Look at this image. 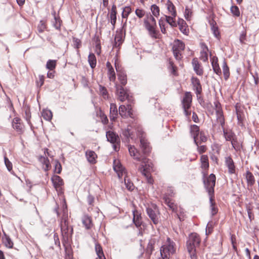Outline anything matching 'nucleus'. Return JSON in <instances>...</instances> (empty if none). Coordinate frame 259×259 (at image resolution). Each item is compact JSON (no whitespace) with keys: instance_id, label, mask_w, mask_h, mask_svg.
<instances>
[{"instance_id":"obj_24","label":"nucleus","mask_w":259,"mask_h":259,"mask_svg":"<svg viewBox=\"0 0 259 259\" xmlns=\"http://www.w3.org/2000/svg\"><path fill=\"white\" fill-rule=\"evenodd\" d=\"M223 135L226 141L231 142L236 137L235 134L230 130L224 128L223 130Z\"/></svg>"},{"instance_id":"obj_20","label":"nucleus","mask_w":259,"mask_h":259,"mask_svg":"<svg viewBox=\"0 0 259 259\" xmlns=\"http://www.w3.org/2000/svg\"><path fill=\"white\" fill-rule=\"evenodd\" d=\"M191 81L196 94L197 95L200 94L202 92V88L199 79L196 77H192Z\"/></svg>"},{"instance_id":"obj_44","label":"nucleus","mask_w":259,"mask_h":259,"mask_svg":"<svg viewBox=\"0 0 259 259\" xmlns=\"http://www.w3.org/2000/svg\"><path fill=\"white\" fill-rule=\"evenodd\" d=\"M42 116L44 119L50 121L52 118L53 114L50 110H43L42 112Z\"/></svg>"},{"instance_id":"obj_29","label":"nucleus","mask_w":259,"mask_h":259,"mask_svg":"<svg viewBox=\"0 0 259 259\" xmlns=\"http://www.w3.org/2000/svg\"><path fill=\"white\" fill-rule=\"evenodd\" d=\"M82 223L85 229L89 230L93 226L92 218L89 215H84L82 219Z\"/></svg>"},{"instance_id":"obj_36","label":"nucleus","mask_w":259,"mask_h":259,"mask_svg":"<svg viewBox=\"0 0 259 259\" xmlns=\"http://www.w3.org/2000/svg\"><path fill=\"white\" fill-rule=\"evenodd\" d=\"M166 7L167 10L168 11L169 14L170 15H172L174 16H177V12L176 10V8L172 3L169 0H168L166 3Z\"/></svg>"},{"instance_id":"obj_16","label":"nucleus","mask_w":259,"mask_h":259,"mask_svg":"<svg viewBox=\"0 0 259 259\" xmlns=\"http://www.w3.org/2000/svg\"><path fill=\"white\" fill-rule=\"evenodd\" d=\"M12 126L13 128L19 133V134H22L24 132V126L21 122V120L19 117H15L13 119Z\"/></svg>"},{"instance_id":"obj_14","label":"nucleus","mask_w":259,"mask_h":259,"mask_svg":"<svg viewBox=\"0 0 259 259\" xmlns=\"http://www.w3.org/2000/svg\"><path fill=\"white\" fill-rule=\"evenodd\" d=\"M51 181L56 190L58 193H62V187L64 185L63 179L59 176L53 175L51 178Z\"/></svg>"},{"instance_id":"obj_40","label":"nucleus","mask_w":259,"mask_h":259,"mask_svg":"<svg viewBox=\"0 0 259 259\" xmlns=\"http://www.w3.org/2000/svg\"><path fill=\"white\" fill-rule=\"evenodd\" d=\"M108 67V75L110 81L114 82L116 79L115 72L112 66H107Z\"/></svg>"},{"instance_id":"obj_8","label":"nucleus","mask_w":259,"mask_h":259,"mask_svg":"<svg viewBox=\"0 0 259 259\" xmlns=\"http://www.w3.org/2000/svg\"><path fill=\"white\" fill-rule=\"evenodd\" d=\"M116 88V95L117 100L121 102H124L127 100L128 103H133V97L130 96L128 91L123 88V86L120 85L119 84L115 83Z\"/></svg>"},{"instance_id":"obj_49","label":"nucleus","mask_w":259,"mask_h":259,"mask_svg":"<svg viewBox=\"0 0 259 259\" xmlns=\"http://www.w3.org/2000/svg\"><path fill=\"white\" fill-rule=\"evenodd\" d=\"M131 12H132V9L130 7H129V6L125 7L123 9V11H122V15H121L122 17L123 18L127 19L128 15L131 13Z\"/></svg>"},{"instance_id":"obj_25","label":"nucleus","mask_w":259,"mask_h":259,"mask_svg":"<svg viewBox=\"0 0 259 259\" xmlns=\"http://www.w3.org/2000/svg\"><path fill=\"white\" fill-rule=\"evenodd\" d=\"M118 116L117 106L115 103H111L110 107V118L112 121H115Z\"/></svg>"},{"instance_id":"obj_23","label":"nucleus","mask_w":259,"mask_h":259,"mask_svg":"<svg viewBox=\"0 0 259 259\" xmlns=\"http://www.w3.org/2000/svg\"><path fill=\"white\" fill-rule=\"evenodd\" d=\"M85 156L88 161L92 164H95L97 162V155L92 151L88 150L85 152Z\"/></svg>"},{"instance_id":"obj_58","label":"nucleus","mask_w":259,"mask_h":259,"mask_svg":"<svg viewBox=\"0 0 259 259\" xmlns=\"http://www.w3.org/2000/svg\"><path fill=\"white\" fill-rule=\"evenodd\" d=\"M115 47H119L122 43V36L120 34H116L114 38Z\"/></svg>"},{"instance_id":"obj_17","label":"nucleus","mask_w":259,"mask_h":259,"mask_svg":"<svg viewBox=\"0 0 259 259\" xmlns=\"http://www.w3.org/2000/svg\"><path fill=\"white\" fill-rule=\"evenodd\" d=\"M141 148L144 154H149L151 151V147L147 140L144 137L142 136L140 139Z\"/></svg>"},{"instance_id":"obj_13","label":"nucleus","mask_w":259,"mask_h":259,"mask_svg":"<svg viewBox=\"0 0 259 259\" xmlns=\"http://www.w3.org/2000/svg\"><path fill=\"white\" fill-rule=\"evenodd\" d=\"M200 167L202 169L201 173L203 176L208 175V170L209 167L208 157L207 155H202L200 158Z\"/></svg>"},{"instance_id":"obj_18","label":"nucleus","mask_w":259,"mask_h":259,"mask_svg":"<svg viewBox=\"0 0 259 259\" xmlns=\"http://www.w3.org/2000/svg\"><path fill=\"white\" fill-rule=\"evenodd\" d=\"M117 72L118 79L120 82V85L124 86L127 83L126 75L125 72L120 69L121 66H115Z\"/></svg>"},{"instance_id":"obj_2","label":"nucleus","mask_w":259,"mask_h":259,"mask_svg":"<svg viewBox=\"0 0 259 259\" xmlns=\"http://www.w3.org/2000/svg\"><path fill=\"white\" fill-rule=\"evenodd\" d=\"M140 161L143 164L139 167L140 171L146 178L147 183L153 184L154 180L151 177V172L155 170L154 164L149 159L145 157H142Z\"/></svg>"},{"instance_id":"obj_38","label":"nucleus","mask_w":259,"mask_h":259,"mask_svg":"<svg viewBox=\"0 0 259 259\" xmlns=\"http://www.w3.org/2000/svg\"><path fill=\"white\" fill-rule=\"evenodd\" d=\"M110 18L111 24L114 26L116 21V7L115 5H113L112 7Z\"/></svg>"},{"instance_id":"obj_3","label":"nucleus","mask_w":259,"mask_h":259,"mask_svg":"<svg viewBox=\"0 0 259 259\" xmlns=\"http://www.w3.org/2000/svg\"><path fill=\"white\" fill-rule=\"evenodd\" d=\"M201 242L200 236L196 233H191L187 242V248L191 259H197L196 248Z\"/></svg>"},{"instance_id":"obj_33","label":"nucleus","mask_w":259,"mask_h":259,"mask_svg":"<svg viewBox=\"0 0 259 259\" xmlns=\"http://www.w3.org/2000/svg\"><path fill=\"white\" fill-rule=\"evenodd\" d=\"M156 242V240L154 238L151 239L149 240L146 249V252L149 255H150L152 254L153 251L154 250V247Z\"/></svg>"},{"instance_id":"obj_4","label":"nucleus","mask_w":259,"mask_h":259,"mask_svg":"<svg viewBox=\"0 0 259 259\" xmlns=\"http://www.w3.org/2000/svg\"><path fill=\"white\" fill-rule=\"evenodd\" d=\"M176 243L170 238L167 237L160 248L162 258L169 259L171 255L176 253Z\"/></svg>"},{"instance_id":"obj_52","label":"nucleus","mask_w":259,"mask_h":259,"mask_svg":"<svg viewBox=\"0 0 259 259\" xmlns=\"http://www.w3.org/2000/svg\"><path fill=\"white\" fill-rule=\"evenodd\" d=\"M55 165L54 168V172L56 173L57 174H60L62 171V165L60 163V162L57 160H55Z\"/></svg>"},{"instance_id":"obj_50","label":"nucleus","mask_w":259,"mask_h":259,"mask_svg":"<svg viewBox=\"0 0 259 259\" xmlns=\"http://www.w3.org/2000/svg\"><path fill=\"white\" fill-rule=\"evenodd\" d=\"M207 137L203 131H201L198 136V141L200 143H205L207 141Z\"/></svg>"},{"instance_id":"obj_34","label":"nucleus","mask_w":259,"mask_h":259,"mask_svg":"<svg viewBox=\"0 0 259 259\" xmlns=\"http://www.w3.org/2000/svg\"><path fill=\"white\" fill-rule=\"evenodd\" d=\"M65 251V259H73V254L70 243L63 245Z\"/></svg>"},{"instance_id":"obj_59","label":"nucleus","mask_w":259,"mask_h":259,"mask_svg":"<svg viewBox=\"0 0 259 259\" xmlns=\"http://www.w3.org/2000/svg\"><path fill=\"white\" fill-rule=\"evenodd\" d=\"M95 251L97 255L104 253L102 247L98 242L95 244Z\"/></svg>"},{"instance_id":"obj_9","label":"nucleus","mask_w":259,"mask_h":259,"mask_svg":"<svg viewBox=\"0 0 259 259\" xmlns=\"http://www.w3.org/2000/svg\"><path fill=\"white\" fill-rule=\"evenodd\" d=\"M172 52L175 58L178 60H181L182 58V53L185 49V44L180 40H175L172 45Z\"/></svg>"},{"instance_id":"obj_26","label":"nucleus","mask_w":259,"mask_h":259,"mask_svg":"<svg viewBox=\"0 0 259 259\" xmlns=\"http://www.w3.org/2000/svg\"><path fill=\"white\" fill-rule=\"evenodd\" d=\"M133 222L138 228L141 227L142 224V217L137 210L133 211Z\"/></svg>"},{"instance_id":"obj_56","label":"nucleus","mask_w":259,"mask_h":259,"mask_svg":"<svg viewBox=\"0 0 259 259\" xmlns=\"http://www.w3.org/2000/svg\"><path fill=\"white\" fill-rule=\"evenodd\" d=\"M4 160L5 165L8 170L10 172L12 171L13 170V164L12 162L6 156L4 157Z\"/></svg>"},{"instance_id":"obj_60","label":"nucleus","mask_w":259,"mask_h":259,"mask_svg":"<svg viewBox=\"0 0 259 259\" xmlns=\"http://www.w3.org/2000/svg\"><path fill=\"white\" fill-rule=\"evenodd\" d=\"M223 74L225 80H227L230 76V71L228 66H223Z\"/></svg>"},{"instance_id":"obj_12","label":"nucleus","mask_w":259,"mask_h":259,"mask_svg":"<svg viewBox=\"0 0 259 259\" xmlns=\"http://www.w3.org/2000/svg\"><path fill=\"white\" fill-rule=\"evenodd\" d=\"M113 167L114 170L116 172L119 178L123 176L127 175V171L125 167L121 164L120 161L118 159H115L113 161Z\"/></svg>"},{"instance_id":"obj_6","label":"nucleus","mask_w":259,"mask_h":259,"mask_svg":"<svg viewBox=\"0 0 259 259\" xmlns=\"http://www.w3.org/2000/svg\"><path fill=\"white\" fill-rule=\"evenodd\" d=\"M216 177L213 174H211L209 176H203V182L204 188L206 190L209 196L212 197L214 196V188L215 185Z\"/></svg>"},{"instance_id":"obj_57","label":"nucleus","mask_w":259,"mask_h":259,"mask_svg":"<svg viewBox=\"0 0 259 259\" xmlns=\"http://www.w3.org/2000/svg\"><path fill=\"white\" fill-rule=\"evenodd\" d=\"M45 76L44 75H39L36 80V84L37 87H41L44 83Z\"/></svg>"},{"instance_id":"obj_39","label":"nucleus","mask_w":259,"mask_h":259,"mask_svg":"<svg viewBox=\"0 0 259 259\" xmlns=\"http://www.w3.org/2000/svg\"><path fill=\"white\" fill-rule=\"evenodd\" d=\"M209 202L210 204L211 212L212 215H214L216 214L218 211V208L215 206L214 196H213V197H212V199L211 196H209Z\"/></svg>"},{"instance_id":"obj_51","label":"nucleus","mask_w":259,"mask_h":259,"mask_svg":"<svg viewBox=\"0 0 259 259\" xmlns=\"http://www.w3.org/2000/svg\"><path fill=\"white\" fill-rule=\"evenodd\" d=\"M99 91H100V94L102 96V97L105 99H108V92H107L106 89L105 87H104L102 85H100L99 86Z\"/></svg>"},{"instance_id":"obj_11","label":"nucleus","mask_w":259,"mask_h":259,"mask_svg":"<svg viewBox=\"0 0 259 259\" xmlns=\"http://www.w3.org/2000/svg\"><path fill=\"white\" fill-rule=\"evenodd\" d=\"M107 140L113 144V148L118 151L120 148V139L117 135L112 131H108L106 133Z\"/></svg>"},{"instance_id":"obj_41","label":"nucleus","mask_w":259,"mask_h":259,"mask_svg":"<svg viewBox=\"0 0 259 259\" xmlns=\"http://www.w3.org/2000/svg\"><path fill=\"white\" fill-rule=\"evenodd\" d=\"M124 184L127 189L129 191H132L135 189V186L133 182L128 178L127 175L124 176Z\"/></svg>"},{"instance_id":"obj_46","label":"nucleus","mask_w":259,"mask_h":259,"mask_svg":"<svg viewBox=\"0 0 259 259\" xmlns=\"http://www.w3.org/2000/svg\"><path fill=\"white\" fill-rule=\"evenodd\" d=\"M150 10L153 17H158L159 16L160 10L157 5L155 4L152 5L151 6Z\"/></svg>"},{"instance_id":"obj_63","label":"nucleus","mask_w":259,"mask_h":259,"mask_svg":"<svg viewBox=\"0 0 259 259\" xmlns=\"http://www.w3.org/2000/svg\"><path fill=\"white\" fill-rule=\"evenodd\" d=\"M168 70L171 72L172 74L175 76H178V68L177 66H169Z\"/></svg>"},{"instance_id":"obj_48","label":"nucleus","mask_w":259,"mask_h":259,"mask_svg":"<svg viewBox=\"0 0 259 259\" xmlns=\"http://www.w3.org/2000/svg\"><path fill=\"white\" fill-rule=\"evenodd\" d=\"M53 14L54 15V21H53V25L56 29H59L61 26V20L59 17L56 16L55 12Z\"/></svg>"},{"instance_id":"obj_5","label":"nucleus","mask_w":259,"mask_h":259,"mask_svg":"<svg viewBox=\"0 0 259 259\" xmlns=\"http://www.w3.org/2000/svg\"><path fill=\"white\" fill-rule=\"evenodd\" d=\"M144 25L150 36L156 38L157 35V33L155 30L156 21L154 17L150 14L147 15L144 20Z\"/></svg>"},{"instance_id":"obj_62","label":"nucleus","mask_w":259,"mask_h":259,"mask_svg":"<svg viewBox=\"0 0 259 259\" xmlns=\"http://www.w3.org/2000/svg\"><path fill=\"white\" fill-rule=\"evenodd\" d=\"M200 53H209V50L206 44L203 42L200 43Z\"/></svg>"},{"instance_id":"obj_35","label":"nucleus","mask_w":259,"mask_h":259,"mask_svg":"<svg viewBox=\"0 0 259 259\" xmlns=\"http://www.w3.org/2000/svg\"><path fill=\"white\" fill-rule=\"evenodd\" d=\"M194 143L197 146V151L199 154L203 155V154L207 151L208 148L206 145H201L198 141H196V140Z\"/></svg>"},{"instance_id":"obj_55","label":"nucleus","mask_w":259,"mask_h":259,"mask_svg":"<svg viewBox=\"0 0 259 259\" xmlns=\"http://www.w3.org/2000/svg\"><path fill=\"white\" fill-rule=\"evenodd\" d=\"M132 103H129L128 104H127V117H130L131 118H134V111L133 110V107L132 104Z\"/></svg>"},{"instance_id":"obj_42","label":"nucleus","mask_w":259,"mask_h":259,"mask_svg":"<svg viewBox=\"0 0 259 259\" xmlns=\"http://www.w3.org/2000/svg\"><path fill=\"white\" fill-rule=\"evenodd\" d=\"M180 221L184 220V209L180 206H177V210L174 211Z\"/></svg>"},{"instance_id":"obj_19","label":"nucleus","mask_w":259,"mask_h":259,"mask_svg":"<svg viewBox=\"0 0 259 259\" xmlns=\"http://www.w3.org/2000/svg\"><path fill=\"white\" fill-rule=\"evenodd\" d=\"M225 164L228 168V171L230 174L235 172V165L234 162L231 156L225 158Z\"/></svg>"},{"instance_id":"obj_61","label":"nucleus","mask_w":259,"mask_h":259,"mask_svg":"<svg viewBox=\"0 0 259 259\" xmlns=\"http://www.w3.org/2000/svg\"><path fill=\"white\" fill-rule=\"evenodd\" d=\"M135 14L138 17L142 18L145 15V11L143 9H137L135 11Z\"/></svg>"},{"instance_id":"obj_43","label":"nucleus","mask_w":259,"mask_h":259,"mask_svg":"<svg viewBox=\"0 0 259 259\" xmlns=\"http://www.w3.org/2000/svg\"><path fill=\"white\" fill-rule=\"evenodd\" d=\"M176 16L172 15L165 16L166 22L172 27H175L177 26V24L176 21Z\"/></svg>"},{"instance_id":"obj_7","label":"nucleus","mask_w":259,"mask_h":259,"mask_svg":"<svg viewBox=\"0 0 259 259\" xmlns=\"http://www.w3.org/2000/svg\"><path fill=\"white\" fill-rule=\"evenodd\" d=\"M192 95L191 92H186L182 100V108L184 110L185 115L188 118L191 114V110H190L192 106Z\"/></svg>"},{"instance_id":"obj_1","label":"nucleus","mask_w":259,"mask_h":259,"mask_svg":"<svg viewBox=\"0 0 259 259\" xmlns=\"http://www.w3.org/2000/svg\"><path fill=\"white\" fill-rule=\"evenodd\" d=\"M60 227L61 228L62 242L63 245L70 243L72 235L73 233L72 227L69 226L68 219L67 214L64 210L60 223Z\"/></svg>"},{"instance_id":"obj_27","label":"nucleus","mask_w":259,"mask_h":259,"mask_svg":"<svg viewBox=\"0 0 259 259\" xmlns=\"http://www.w3.org/2000/svg\"><path fill=\"white\" fill-rule=\"evenodd\" d=\"M245 177L246 180L247 187H251L255 182L254 176L250 171L247 170L245 174Z\"/></svg>"},{"instance_id":"obj_64","label":"nucleus","mask_w":259,"mask_h":259,"mask_svg":"<svg viewBox=\"0 0 259 259\" xmlns=\"http://www.w3.org/2000/svg\"><path fill=\"white\" fill-rule=\"evenodd\" d=\"M194 69L197 75H201L203 74V71L201 66H194Z\"/></svg>"},{"instance_id":"obj_10","label":"nucleus","mask_w":259,"mask_h":259,"mask_svg":"<svg viewBox=\"0 0 259 259\" xmlns=\"http://www.w3.org/2000/svg\"><path fill=\"white\" fill-rule=\"evenodd\" d=\"M147 213L153 223L156 225L159 223V212L155 205L149 206L146 209Z\"/></svg>"},{"instance_id":"obj_28","label":"nucleus","mask_w":259,"mask_h":259,"mask_svg":"<svg viewBox=\"0 0 259 259\" xmlns=\"http://www.w3.org/2000/svg\"><path fill=\"white\" fill-rule=\"evenodd\" d=\"M178 25L179 26L180 31L184 34L187 35L189 33V29L185 21L181 18L178 20Z\"/></svg>"},{"instance_id":"obj_22","label":"nucleus","mask_w":259,"mask_h":259,"mask_svg":"<svg viewBox=\"0 0 259 259\" xmlns=\"http://www.w3.org/2000/svg\"><path fill=\"white\" fill-rule=\"evenodd\" d=\"M232 147L236 152H240L243 149V142L238 140L237 137L231 142Z\"/></svg>"},{"instance_id":"obj_37","label":"nucleus","mask_w":259,"mask_h":259,"mask_svg":"<svg viewBox=\"0 0 259 259\" xmlns=\"http://www.w3.org/2000/svg\"><path fill=\"white\" fill-rule=\"evenodd\" d=\"M3 243L4 244L6 247L9 248H12L13 247V242L9 237L8 235H7L4 232V237L2 238Z\"/></svg>"},{"instance_id":"obj_54","label":"nucleus","mask_w":259,"mask_h":259,"mask_svg":"<svg viewBox=\"0 0 259 259\" xmlns=\"http://www.w3.org/2000/svg\"><path fill=\"white\" fill-rule=\"evenodd\" d=\"M88 62L90 65H96L97 60L94 54L91 53L89 54L88 56Z\"/></svg>"},{"instance_id":"obj_53","label":"nucleus","mask_w":259,"mask_h":259,"mask_svg":"<svg viewBox=\"0 0 259 259\" xmlns=\"http://www.w3.org/2000/svg\"><path fill=\"white\" fill-rule=\"evenodd\" d=\"M230 10L233 16L235 17H239L240 16V11L238 7L233 6L231 7Z\"/></svg>"},{"instance_id":"obj_15","label":"nucleus","mask_w":259,"mask_h":259,"mask_svg":"<svg viewBox=\"0 0 259 259\" xmlns=\"http://www.w3.org/2000/svg\"><path fill=\"white\" fill-rule=\"evenodd\" d=\"M235 109L238 120V124L240 126H243L245 120V115L243 110L240 104L237 103L236 104Z\"/></svg>"},{"instance_id":"obj_21","label":"nucleus","mask_w":259,"mask_h":259,"mask_svg":"<svg viewBox=\"0 0 259 259\" xmlns=\"http://www.w3.org/2000/svg\"><path fill=\"white\" fill-rule=\"evenodd\" d=\"M190 134L194 139L196 141H198L199 134L200 133L199 127L195 124L191 125L190 129Z\"/></svg>"},{"instance_id":"obj_31","label":"nucleus","mask_w":259,"mask_h":259,"mask_svg":"<svg viewBox=\"0 0 259 259\" xmlns=\"http://www.w3.org/2000/svg\"><path fill=\"white\" fill-rule=\"evenodd\" d=\"M39 161L43 165V169L46 171H48L50 169L51 165L50 162V160L47 157L40 156L39 158Z\"/></svg>"},{"instance_id":"obj_30","label":"nucleus","mask_w":259,"mask_h":259,"mask_svg":"<svg viewBox=\"0 0 259 259\" xmlns=\"http://www.w3.org/2000/svg\"><path fill=\"white\" fill-rule=\"evenodd\" d=\"M128 151L131 156L138 161H141V158L142 157L140 156V153L134 146H128Z\"/></svg>"},{"instance_id":"obj_32","label":"nucleus","mask_w":259,"mask_h":259,"mask_svg":"<svg viewBox=\"0 0 259 259\" xmlns=\"http://www.w3.org/2000/svg\"><path fill=\"white\" fill-rule=\"evenodd\" d=\"M165 203L169 207V208L174 211L177 210V206L178 205L173 201V200L170 199L169 197H167V195L163 196V198Z\"/></svg>"},{"instance_id":"obj_47","label":"nucleus","mask_w":259,"mask_h":259,"mask_svg":"<svg viewBox=\"0 0 259 259\" xmlns=\"http://www.w3.org/2000/svg\"><path fill=\"white\" fill-rule=\"evenodd\" d=\"M56 66H47V69L49 70L48 72L47 76L50 78H53L55 76V69Z\"/></svg>"},{"instance_id":"obj_45","label":"nucleus","mask_w":259,"mask_h":259,"mask_svg":"<svg viewBox=\"0 0 259 259\" xmlns=\"http://www.w3.org/2000/svg\"><path fill=\"white\" fill-rule=\"evenodd\" d=\"M127 106L126 107L125 105H120L119 107V113L120 116L123 118H127Z\"/></svg>"}]
</instances>
